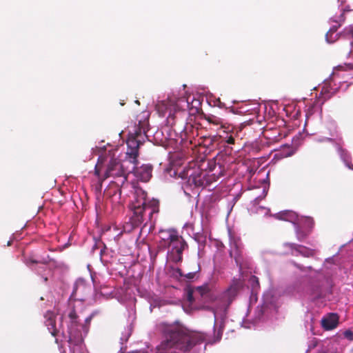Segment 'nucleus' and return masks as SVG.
<instances>
[{"instance_id": "f257e3e1", "label": "nucleus", "mask_w": 353, "mask_h": 353, "mask_svg": "<svg viewBox=\"0 0 353 353\" xmlns=\"http://www.w3.org/2000/svg\"><path fill=\"white\" fill-rule=\"evenodd\" d=\"M164 339L157 346L155 353H188L202 342V338L180 325H168L163 330Z\"/></svg>"}, {"instance_id": "f03ea898", "label": "nucleus", "mask_w": 353, "mask_h": 353, "mask_svg": "<svg viewBox=\"0 0 353 353\" xmlns=\"http://www.w3.org/2000/svg\"><path fill=\"white\" fill-rule=\"evenodd\" d=\"M132 201L133 215L130 223L124 226L125 232H130L133 228L139 226L145 220V212H148V219H151L153 214L159 212V201L152 199L148 201L147 193L142 189L135 190Z\"/></svg>"}, {"instance_id": "7ed1b4c3", "label": "nucleus", "mask_w": 353, "mask_h": 353, "mask_svg": "<svg viewBox=\"0 0 353 353\" xmlns=\"http://www.w3.org/2000/svg\"><path fill=\"white\" fill-rule=\"evenodd\" d=\"M148 121L147 120L139 121V123L134 126L133 131L129 133L127 140L128 149L126 156L130 159L133 163L137 161L139 157V149L147 138L146 132L148 131Z\"/></svg>"}, {"instance_id": "20e7f679", "label": "nucleus", "mask_w": 353, "mask_h": 353, "mask_svg": "<svg viewBox=\"0 0 353 353\" xmlns=\"http://www.w3.org/2000/svg\"><path fill=\"white\" fill-rule=\"evenodd\" d=\"M164 240L168 243L170 261L174 263L181 262L183 259V250L188 248L185 241L174 230L168 232V236Z\"/></svg>"}, {"instance_id": "39448f33", "label": "nucleus", "mask_w": 353, "mask_h": 353, "mask_svg": "<svg viewBox=\"0 0 353 353\" xmlns=\"http://www.w3.org/2000/svg\"><path fill=\"white\" fill-rule=\"evenodd\" d=\"M241 288V283L239 280L233 281V283L219 296L221 306L228 307L236 297Z\"/></svg>"}, {"instance_id": "423d86ee", "label": "nucleus", "mask_w": 353, "mask_h": 353, "mask_svg": "<svg viewBox=\"0 0 353 353\" xmlns=\"http://www.w3.org/2000/svg\"><path fill=\"white\" fill-rule=\"evenodd\" d=\"M126 159L130 163H132V171L134 173L135 176L139 178L141 181L147 182L152 177V165L150 164H143L140 167L137 166L138 161L136 163H133L130 161V159L126 156Z\"/></svg>"}, {"instance_id": "0eeeda50", "label": "nucleus", "mask_w": 353, "mask_h": 353, "mask_svg": "<svg viewBox=\"0 0 353 353\" xmlns=\"http://www.w3.org/2000/svg\"><path fill=\"white\" fill-rule=\"evenodd\" d=\"M188 183L195 187H205L211 183V179L205 172L194 171L190 175Z\"/></svg>"}, {"instance_id": "6e6552de", "label": "nucleus", "mask_w": 353, "mask_h": 353, "mask_svg": "<svg viewBox=\"0 0 353 353\" xmlns=\"http://www.w3.org/2000/svg\"><path fill=\"white\" fill-rule=\"evenodd\" d=\"M125 173L126 172L124 170L123 165L120 161L116 159H112L108 163L103 179L110 176H118Z\"/></svg>"}, {"instance_id": "1a4fd4ad", "label": "nucleus", "mask_w": 353, "mask_h": 353, "mask_svg": "<svg viewBox=\"0 0 353 353\" xmlns=\"http://www.w3.org/2000/svg\"><path fill=\"white\" fill-rule=\"evenodd\" d=\"M285 246L290 248L292 251V254L294 255L301 254L305 257H312L314 256L316 253L315 250L307 248L302 245L287 243H285Z\"/></svg>"}, {"instance_id": "9d476101", "label": "nucleus", "mask_w": 353, "mask_h": 353, "mask_svg": "<svg viewBox=\"0 0 353 353\" xmlns=\"http://www.w3.org/2000/svg\"><path fill=\"white\" fill-rule=\"evenodd\" d=\"M56 314L54 312L50 310L47 311L44 314V323L53 336H57L59 332V330L56 326Z\"/></svg>"}, {"instance_id": "9b49d317", "label": "nucleus", "mask_w": 353, "mask_h": 353, "mask_svg": "<svg viewBox=\"0 0 353 353\" xmlns=\"http://www.w3.org/2000/svg\"><path fill=\"white\" fill-rule=\"evenodd\" d=\"M80 326L68 327V342L74 345H81L83 341V336L79 329Z\"/></svg>"}, {"instance_id": "f8f14e48", "label": "nucleus", "mask_w": 353, "mask_h": 353, "mask_svg": "<svg viewBox=\"0 0 353 353\" xmlns=\"http://www.w3.org/2000/svg\"><path fill=\"white\" fill-rule=\"evenodd\" d=\"M339 316L335 313H330L321 320V325L325 330H331L337 327Z\"/></svg>"}, {"instance_id": "ddd939ff", "label": "nucleus", "mask_w": 353, "mask_h": 353, "mask_svg": "<svg viewBox=\"0 0 353 353\" xmlns=\"http://www.w3.org/2000/svg\"><path fill=\"white\" fill-rule=\"evenodd\" d=\"M242 253V248L240 244L236 241H233L231 244L230 250V255L233 257L237 264H240L241 257Z\"/></svg>"}, {"instance_id": "4468645a", "label": "nucleus", "mask_w": 353, "mask_h": 353, "mask_svg": "<svg viewBox=\"0 0 353 353\" xmlns=\"http://www.w3.org/2000/svg\"><path fill=\"white\" fill-rule=\"evenodd\" d=\"M276 218L280 220L294 222L296 219V214L292 211H283L276 214Z\"/></svg>"}, {"instance_id": "2eb2a0df", "label": "nucleus", "mask_w": 353, "mask_h": 353, "mask_svg": "<svg viewBox=\"0 0 353 353\" xmlns=\"http://www.w3.org/2000/svg\"><path fill=\"white\" fill-rule=\"evenodd\" d=\"M127 176H128V174L125 173L122 175L113 177L114 179V180L111 182L110 187L111 188H112L113 186L117 187V191L119 192V193L121 194V191L120 188H121L125 184V183L127 181Z\"/></svg>"}, {"instance_id": "dca6fc26", "label": "nucleus", "mask_w": 353, "mask_h": 353, "mask_svg": "<svg viewBox=\"0 0 353 353\" xmlns=\"http://www.w3.org/2000/svg\"><path fill=\"white\" fill-rule=\"evenodd\" d=\"M205 119L209 123L213 124L216 126L220 125V127L221 128H225L223 119L215 116V115H213V114L205 115Z\"/></svg>"}, {"instance_id": "f3484780", "label": "nucleus", "mask_w": 353, "mask_h": 353, "mask_svg": "<svg viewBox=\"0 0 353 353\" xmlns=\"http://www.w3.org/2000/svg\"><path fill=\"white\" fill-rule=\"evenodd\" d=\"M68 318L70 319L69 324L68 325V327H75V326H80L78 322L79 316L74 308H72L69 314H68Z\"/></svg>"}, {"instance_id": "a211bd4d", "label": "nucleus", "mask_w": 353, "mask_h": 353, "mask_svg": "<svg viewBox=\"0 0 353 353\" xmlns=\"http://www.w3.org/2000/svg\"><path fill=\"white\" fill-rule=\"evenodd\" d=\"M248 284L251 287L252 293H257L260 288L259 278L254 275L251 276L248 280Z\"/></svg>"}, {"instance_id": "6ab92c4d", "label": "nucleus", "mask_w": 353, "mask_h": 353, "mask_svg": "<svg viewBox=\"0 0 353 353\" xmlns=\"http://www.w3.org/2000/svg\"><path fill=\"white\" fill-rule=\"evenodd\" d=\"M185 107L190 108V103L188 99H185V98H180L177 100L176 103L174 105V109L175 112L177 110L179 111L180 108H184Z\"/></svg>"}, {"instance_id": "aec40b11", "label": "nucleus", "mask_w": 353, "mask_h": 353, "mask_svg": "<svg viewBox=\"0 0 353 353\" xmlns=\"http://www.w3.org/2000/svg\"><path fill=\"white\" fill-rule=\"evenodd\" d=\"M339 150V152H340L341 157L342 159L343 160V161L345 162V165L350 169L353 170V165H351L350 163V155L347 153V152L346 150L341 148Z\"/></svg>"}, {"instance_id": "412c9836", "label": "nucleus", "mask_w": 353, "mask_h": 353, "mask_svg": "<svg viewBox=\"0 0 353 353\" xmlns=\"http://www.w3.org/2000/svg\"><path fill=\"white\" fill-rule=\"evenodd\" d=\"M194 292L196 294H199L201 296L206 295L210 292V287L208 284L199 286L194 289Z\"/></svg>"}, {"instance_id": "4be33fe9", "label": "nucleus", "mask_w": 353, "mask_h": 353, "mask_svg": "<svg viewBox=\"0 0 353 353\" xmlns=\"http://www.w3.org/2000/svg\"><path fill=\"white\" fill-rule=\"evenodd\" d=\"M199 271V268H198L197 270L194 271V272H188L187 274H183L182 272V270L181 269H177L176 270V272L179 273V276H181V277H185V279H188V280H192L193 279L196 275V273Z\"/></svg>"}, {"instance_id": "5701e85b", "label": "nucleus", "mask_w": 353, "mask_h": 353, "mask_svg": "<svg viewBox=\"0 0 353 353\" xmlns=\"http://www.w3.org/2000/svg\"><path fill=\"white\" fill-rule=\"evenodd\" d=\"M296 232L297 239L299 241H303L308 236L310 231H308V230L307 232L303 231L299 226H297L296 228Z\"/></svg>"}, {"instance_id": "b1692460", "label": "nucleus", "mask_w": 353, "mask_h": 353, "mask_svg": "<svg viewBox=\"0 0 353 353\" xmlns=\"http://www.w3.org/2000/svg\"><path fill=\"white\" fill-rule=\"evenodd\" d=\"M304 225L307 228L308 231H311L314 227V220L310 217H306L303 220Z\"/></svg>"}, {"instance_id": "393cba45", "label": "nucleus", "mask_w": 353, "mask_h": 353, "mask_svg": "<svg viewBox=\"0 0 353 353\" xmlns=\"http://www.w3.org/2000/svg\"><path fill=\"white\" fill-rule=\"evenodd\" d=\"M196 294L194 290L189 289L187 292V300L189 303H192L194 301V294Z\"/></svg>"}, {"instance_id": "a878e982", "label": "nucleus", "mask_w": 353, "mask_h": 353, "mask_svg": "<svg viewBox=\"0 0 353 353\" xmlns=\"http://www.w3.org/2000/svg\"><path fill=\"white\" fill-rule=\"evenodd\" d=\"M276 133H277V135H274L273 137H268V139H272L273 141H279L280 139H281L283 137H285L286 136V134H283L281 130H276Z\"/></svg>"}, {"instance_id": "bb28decb", "label": "nucleus", "mask_w": 353, "mask_h": 353, "mask_svg": "<svg viewBox=\"0 0 353 353\" xmlns=\"http://www.w3.org/2000/svg\"><path fill=\"white\" fill-rule=\"evenodd\" d=\"M223 139L225 141V142L227 143L228 144L232 145L234 144L235 143L234 137L232 134L228 135V134L226 133V137H223Z\"/></svg>"}, {"instance_id": "cd10ccee", "label": "nucleus", "mask_w": 353, "mask_h": 353, "mask_svg": "<svg viewBox=\"0 0 353 353\" xmlns=\"http://www.w3.org/2000/svg\"><path fill=\"white\" fill-rule=\"evenodd\" d=\"M24 263H26V265H27L28 266H30L32 264H37V263H39V261L34 259L32 257H27L24 260Z\"/></svg>"}, {"instance_id": "c85d7f7f", "label": "nucleus", "mask_w": 353, "mask_h": 353, "mask_svg": "<svg viewBox=\"0 0 353 353\" xmlns=\"http://www.w3.org/2000/svg\"><path fill=\"white\" fill-rule=\"evenodd\" d=\"M343 335L345 338L347 339L350 341H353V332L350 330H345L343 332Z\"/></svg>"}, {"instance_id": "c756f323", "label": "nucleus", "mask_w": 353, "mask_h": 353, "mask_svg": "<svg viewBox=\"0 0 353 353\" xmlns=\"http://www.w3.org/2000/svg\"><path fill=\"white\" fill-rule=\"evenodd\" d=\"M168 122L171 123L172 125L174 124V117L171 114V112L169 113V115L168 117Z\"/></svg>"}, {"instance_id": "7c9ffc66", "label": "nucleus", "mask_w": 353, "mask_h": 353, "mask_svg": "<svg viewBox=\"0 0 353 353\" xmlns=\"http://www.w3.org/2000/svg\"><path fill=\"white\" fill-rule=\"evenodd\" d=\"M92 318V315H90L89 317L86 318L85 319V323H90Z\"/></svg>"}, {"instance_id": "2f4dec72", "label": "nucleus", "mask_w": 353, "mask_h": 353, "mask_svg": "<svg viewBox=\"0 0 353 353\" xmlns=\"http://www.w3.org/2000/svg\"><path fill=\"white\" fill-rule=\"evenodd\" d=\"M95 174L97 176H99V170L97 166H96V168H95Z\"/></svg>"}, {"instance_id": "473e14b6", "label": "nucleus", "mask_w": 353, "mask_h": 353, "mask_svg": "<svg viewBox=\"0 0 353 353\" xmlns=\"http://www.w3.org/2000/svg\"><path fill=\"white\" fill-rule=\"evenodd\" d=\"M318 353H328L327 351L322 350L318 352Z\"/></svg>"}, {"instance_id": "72a5a7b5", "label": "nucleus", "mask_w": 353, "mask_h": 353, "mask_svg": "<svg viewBox=\"0 0 353 353\" xmlns=\"http://www.w3.org/2000/svg\"><path fill=\"white\" fill-rule=\"evenodd\" d=\"M348 66L350 67V68L353 69V63H349Z\"/></svg>"}, {"instance_id": "f704fd0d", "label": "nucleus", "mask_w": 353, "mask_h": 353, "mask_svg": "<svg viewBox=\"0 0 353 353\" xmlns=\"http://www.w3.org/2000/svg\"><path fill=\"white\" fill-rule=\"evenodd\" d=\"M195 102L198 104V105H200V103L198 100H196Z\"/></svg>"}, {"instance_id": "c9c22d12", "label": "nucleus", "mask_w": 353, "mask_h": 353, "mask_svg": "<svg viewBox=\"0 0 353 353\" xmlns=\"http://www.w3.org/2000/svg\"><path fill=\"white\" fill-rule=\"evenodd\" d=\"M11 245V242L10 241H8V245Z\"/></svg>"}, {"instance_id": "e433bc0d", "label": "nucleus", "mask_w": 353, "mask_h": 353, "mask_svg": "<svg viewBox=\"0 0 353 353\" xmlns=\"http://www.w3.org/2000/svg\"><path fill=\"white\" fill-rule=\"evenodd\" d=\"M352 44V48H353V43Z\"/></svg>"}]
</instances>
